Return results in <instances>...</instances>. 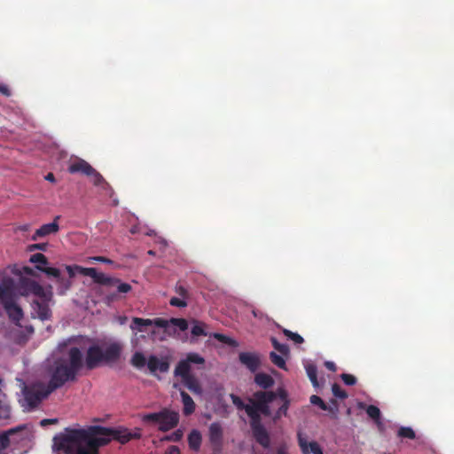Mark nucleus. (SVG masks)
Here are the masks:
<instances>
[{
  "mask_svg": "<svg viewBox=\"0 0 454 454\" xmlns=\"http://www.w3.org/2000/svg\"><path fill=\"white\" fill-rule=\"evenodd\" d=\"M51 380L48 385L35 382L27 386L17 378L21 390L20 403L25 411L35 409L51 391L73 380L82 365V350L73 346H59V350L47 361Z\"/></svg>",
  "mask_w": 454,
  "mask_h": 454,
  "instance_id": "nucleus-1",
  "label": "nucleus"
},
{
  "mask_svg": "<svg viewBox=\"0 0 454 454\" xmlns=\"http://www.w3.org/2000/svg\"><path fill=\"white\" fill-rule=\"evenodd\" d=\"M231 399L237 409L244 410L250 418L253 434L256 441L262 447L269 448L270 436L260 423V416L273 414V419L277 420L286 415L289 406L286 392L282 388L278 389L276 393L259 391L248 400V403H244L239 396L233 394L231 395Z\"/></svg>",
  "mask_w": 454,
  "mask_h": 454,
  "instance_id": "nucleus-2",
  "label": "nucleus"
},
{
  "mask_svg": "<svg viewBox=\"0 0 454 454\" xmlns=\"http://www.w3.org/2000/svg\"><path fill=\"white\" fill-rule=\"evenodd\" d=\"M111 438L112 432L101 427L66 430L54 437L53 450L64 454H98L97 449Z\"/></svg>",
  "mask_w": 454,
  "mask_h": 454,
  "instance_id": "nucleus-3",
  "label": "nucleus"
},
{
  "mask_svg": "<svg viewBox=\"0 0 454 454\" xmlns=\"http://www.w3.org/2000/svg\"><path fill=\"white\" fill-rule=\"evenodd\" d=\"M20 291L24 295L34 294L43 301H50L52 295L51 286L43 287L36 281L27 278L21 279ZM33 310L41 320L48 319L51 316V310L44 302H35Z\"/></svg>",
  "mask_w": 454,
  "mask_h": 454,
  "instance_id": "nucleus-4",
  "label": "nucleus"
},
{
  "mask_svg": "<svg viewBox=\"0 0 454 454\" xmlns=\"http://www.w3.org/2000/svg\"><path fill=\"white\" fill-rule=\"evenodd\" d=\"M156 326L164 329L168 334H173L176 333V328L180 331H185L188 329V322L185 319L172 318L166 320L162 318L154 319H144L140 317H133L130 325V329L134 334L138 333H145L147 331L149 326Z\"/></svg>",
  "mask_w": 454,
  "mask_h": 454,
  "instance_id": "nucleus-5",
  "label": "nucleus"
},
{
  "mask_svg": "<svg viewBox=\"0 0 454 454\" xmlns=\"http://www.w3.org/2000/svg\"><path fill=\"white\" fill-rule=\"evenodd\" d=\"M144 423L155 426L159 430L166 432L176 427L179 422V413L168 409L142 416Z\"/></svg>",
  "mask_w": 454,
  "mask_h": 454,
  "instance_id": "nucleus-6",
  "label": "nucleus"
},
{
  "mask_svg": "<svg viewBox=\"0 0 454 454\" xmlns=\"http://www.w3.org/2000/svg\"><path fill=\"white\" fill-rule=\"evenodd\" d=\"M31 432L32 431L28 426H22L1 434L0 450L5 449L11 442H18L27 438Z\"/></svg>",
  "mask_w": 454,
  "mask_h": 454,
  "instance_id": "nucleus-7",
  "label": "nucleus"
},
{
  "mask_svg": "<svg viewBox=\"0 0 454 454\" xmlns=\"http://www.w3.org/2000/svg\"><path fill=\"white\" fill-rule=\"evenodd\" d=\"M204 358L197 353H189L186 357L181 360L175 369L176 376L181 379L192 376V364H202Z\"/></svg>",
  "mask_w": 454,
  "mask_h": 454,
  "instance_id": "nucleus-8",
  "label": "nucleus"
},
{
  "mask_svg": "<svg viewBox=\"0 0 454 454\" xmlns=\"http://www.w3.org/2000/svg\"><path fill=\"white\" fill-rule=\"evenodd\" d=\"M37 270L44 272L47 276L52 277L55 279V283L58 285V293L59 294H64L66 291L69 289L71 281L62 277L59 269L53 267L42 268L37 266Z\"/></svg>",
  "mask_w": 454,
  "mask_h": 454,
  "instance_id": "nucleus-9",
  "label": "nucleus"
},
{
  "mask_svg": "<svg viewBox=\"0 0 454 454\" xmlns=\"http://www.w3.org/2000/svg\"><path fill=\"white\" fill-rule=\"evenodd\" d=\"M297 440L302 454H324L321 446L316 441H309L304 434L299 432Z\"/></svg>",
  "mask_w": 454,
  "mask_h": 454,
  "instance_id": "nucleus-10",
  "label": "nucleus"
},
{
  "mask_svg": "<svg viewBox=\"0 0 454 454\" xmlns=\"http://www.w3.org/2000/svg\"><path fill=\"white\" fill-rule=\"evenodd\" d=\"M103 349L99 346H92L87 351L85 364L89 369L98 366L104 362Z\"/></svg>",
  "mask_w": 454,
  "mask_h": 454,
  "instance_id": "nucleus-11",
  "label": "nucleus"
},
{
  "mask_svg": "<svg viewBox=\"0 0 454 454\" xmlns=\"http://www.w3.org/2000/svg\"><path fill=\"white\" fill-rule=\"evenodd\" d=\"M59 216H56L54 221L50 223H45L36 230L35 234L32 236V240H37L39 238L46 237L51 234H55L59 231V226L58 220Z\"/></svg>",
  "mask_w": 454,
  "mask_h": 454,
  "instance_id": "nucleus-12",
  "label": "nucleus"
},
{
  "mask_svg": "<svg viewBox=\"0 0 454 454\" xmlns=\"http://www.w3.org/2000/svg\"><path fill=\"white\" fill-rule=\"evenodd\" d=\"M239 361L251 372H255L260 365L259 356L255 353L242 352L239 354Z\"/></svg>",
  "mask_w": 454,
  "mask_h": 454,
  "instance_id": "nucleus-13",
  "label": "nucleus"
},
{
  "mask_svg": "<svg viewBox=\"0 0 454 454\" xmlns=\"http://www.w3.org/2000/svg\"><path fill=\"white\" fill-rule=\"evenodd\" d=\"M93 168L82 159H75L72 161L68 167L70 173H82L89 176L90 173H93Z\"/></svg>",
  "mask_w": 454,
  "mask_h": 454,
  "instance_id": "nucleus-14",
  "label": "nucleus"
},
{
  "mask_svg": "<svg viewBox=\"0 0 454 454\" xmlns=\"http://www.w3.org/2000/svg\"><path fill=\"white\" fill-rule=\"evenodd\" d=\"M93 168L82 159H75L72 161L68 167L70 173H82L89 176L90 173H93Z\"/></svg>",
  "mask_w": 454,
  "mask_h": 454,
  "instance_id": "nucleus-15",
  "label": "nucleus"
},
{
  "mask_svg": "<svg viewBox=\"0 0 454 454\" xmlns=\"http://www.w3.org/2000/svg\"><path fill=\"white\" fill-rule=\"evenodd\" d=\"M79 274L90 277L95 282L106 285L111 281V278L105 274L98 272L95 268H78Z\"/></svg>",
  "mask_w": 454,
  "mask_h": 454,
  "instance_id": "nucleus-16",
  "label": "nucleus"
},
{
  "mask_svg": "<svg viewBox=\"0 0 454 454\" xmlns=\"http://www.w3.org/2000/svg\"><path fill=\"white\" fill-rule=\"evenodd\" d=\"M147 367L151 372L155 373L157 372H165L168 370V363L155 356H151L147 361Z\"/></svg>",
  "mask_w": 454,
  "mask_h": 454,
  "instance_id": "nucleus-17",
  "label": "nucleus"
},
{
  "mask_svg": "<svg viewBox=\"0 0 454 454\" xmlns=\"http://www.w3.org/2000/svg\"><path fill=\"white\" fill-rule=\"evenodd\" d=\"M101 348L103 349L104 360L106 362L116 360L121 350V345L116 342L102 346Z\"/></svg>",
  "mask_w": 454,
  "mask_h": 454,
  "instance_id": "nucleus-18",
  "label": "nucleus"
},
{
  "mask_svg": "<svg viewBox=\"0 0 454 454\" xmlns=\"http://www.w3.org/2000/svg\"><path fill=\"white\" fill-rule=\"evenodd\" d=\"M223 437V429L219 423H212L209 427V440L213 444L219 445Z\"/></svg>",
  "mask_w": 454,
  "mask_h": 454,
  "instance_id": "nucleus-19",
  "label": "nucleus"
},
{
  "mask_svg": "<svg viewBox=\"0 0 454 454\" xmlns=\"http://www.w3.org/2000/svg\"><path fill=\"white\" fill-rule=\"evenodd\" d=\"M182 403L184 405L183 412L184 415L188 416L194 412L195 411V403L192 397L185 393L184 391L181 392Z\"/></svg>",
  "mask_w": 454,
  "mask_h": 454,
  "instance_id": "nucleus-20",
  "label": "nucleus"
},
{
  "mask_svg": "<svg viewBox=\"0 0 454 454\" xmlns=\"http://www.w3.org/2000/svg\"><path fill=\"white\" fill-rule=\"evenodd\" d=\"M191 333H192V338L211 335L210 333H208L207 332V325L202 322L197 321V320L192 321V326L191 329Z\"/></svg>",
  "mask_w": 454,
  "mask_h": 454,
  "instance_id": "nucleus-21",
  "label": "nucleus"
},
{
  "mask_svg": "<svg viewBox=\"0 0 454 454\" xmlns=\"http://www.w3.org/2000/svg\"><path fill=\"white\" fill-rule=\"evenodd\" d=\"M188 443L190 449L193 450H198L201 444V434L200 433L193 429L188 435Z\"/></svg>",
  "mask_w": 454,
  "mask_h": 454,
  "instance_id": "nucleus-22",
  "label": "nucleus"
},
{
  "mask_svg": "<svg viewBox=\"0 0 454 454\" xmlns=\"http://www.w3.org/2000/svg\"><path fill=\"white\" fill-rule=\"evenodd\" d=\"M254 381L258 386L263 388L270 387L274 383L273 379L266 373H257L254 377Z\"/></svg>",
  "mask_w": 454,
  "mask_h": 454,
  "instance_id": "nucleus-23",
  "label": "nucleus"
},
{
  "mask_svg": "<svg viewBox=\"0 0 454 454\" xmlns=\"http://www.w3.org/2000/svg\"><path fill=\"white\" fill-rule=\"evenodd\" d=\"M184 384L190 389L192 392L195 394H200L201 393V387L200 386L199 381L195 377L189 376L184 379H181Z\"/></svg>",
  "mask_w": 454,
  "mask_h": 454,
  "instance_id": "nucleus-24",
  "label": "nucleus"
},
{
  "mask_svg": "<svg viewBox=\"0 0 454 454\" xmlns=\"http://www.w3.org/2000/svg\"><path fill=\"white\" fill-rule=\"evenodd\" d=\"M10 414L11 409L6 395L0 390V419H8Z\"/></svg>",
  "mask_w": 454,
  "mask_h": 454,
  "instance_id": "nucleus-25",
  "label": "nucleus"
},
{
  "mask_svg": "<svg viewBox=\"0 0 454 454\" xmlns=\"http://www.w3.org/2000/svg\"><path fill=\"white\" fill-rule=\"evenodd\" d=\"M305 370L307 372V375L309 379L310 380L311 383L314 387L318 386L317 378V366L309 362H306L305 364Z\"/></svg>",
  "mask_w": 454,
  "mask_h": 454,
  "instance_id": "nucleus-26",
  "label": "nucleus"
},
{
  "mask_svg": "<svg viewBox=\"0 0 454 454\" xmlns=\"http://www.w3.org/2000/svg\"><path fill=\"white\" fill-rule=\"evenodd\" d=\"M106 285L115 286L117 291L121 294H127L131 290V286L129 284L122 283L116 278H111V281L106 283Z\"/></svg>",
  "mask_w": 454,
  "mask_h": 454,
  "instance_id": "nucleus-27",
  "label": "nucleus"
},
{
  "mask_svg": "<svg viewBox=\"0 0 454 454\" xmlns=\"http://www.w3.org/2000/svg\"><path fill=\"white\" fill-rule=\"evenodd\" d=\"M366 412L370 418L375 420L379 427L382 426V423L380 421V411L378 407L374 405H369L366 408Z\"/></svg>",
  "mask_w": 454,
  "mask_h": 454,
  "instance_id": "nucleus-28",
  "label": "nucleus"
},
{
  "mask_svg": "<svg viewBox=\"0 0 454 454\" xmlns=\"http://www.w3.org/2000/svg\"><path fill=\"white\" fill-rule=\"evenodd\" d=\"M148 359L141 352H136L132 357V364L137 368L147 365Z\"/></svg>",
  "mask_w": 454,
  "mask_h": 454,
  "instance_id": "nucleus-29",
  "label": "nucleus"
},
{
  "mask_svg": "<svg viewBox=\"0 0 454 454\" xmlns=\"http://www.w3.org/2000/svg\"><path fill=\"white\" fill-rule=\"evenodd\" d=\"M90 177V181L96 185V186H101L105 187L107 185L103 176L94 168L93 173H90L89 176Z\"/></svg>",
  "mask_w": 454,
  "mask_h": 454,
  "instance_id": "nucleus-30",
  "label": "nucleus"
},
{
  "mask_svg": "<svg viewBox=\"0 0 454 454\" xmlns=\"http://www.w3.org/2000/svg\"><path fill=\"white\" fill-rule=\"evenodd\" d=\"M30 262L33 263H36V267L40 266L42 268H45L44 266L48 264V261L45 255L40 253L31 255Z\"/></svg>",
  "mask_w": 454,
  "mask_h": 454,
  "instance_id": "nucleus-31",
  "label": "nucleus"
},
{
  "mask_svg": "<svg viewBox=\"0 0 454 454\" xmlns=\"http://www.w3.org/2000/svg\"><path fill=\"white\" fill-rule=\"evenodd\" d=\"M212 336L216 339L217 340L223 342V343H225V344H228L230 346H233V347H237L238 346V343L236 340H234L233 339L231 338H229L223 334H221V333H214L212 334Z\"/></svg>",
  "mask_w": 454,
  "mask_h": 454,
  "instance_id": "nucleus-32",
  "label": "nucleus"
},
{
  "mask_svg": "<svg viewBox=\"0 0 454 454\" xmlns=\"http://www.w3.org/2000/svg\"><path fill=\"white\" fill-rule=\"evenodd\" d=\"M270 359L272 363L281 369H286V361L284 357L280 355H278L275 352L270 353Z\"/></svg>",
  "mask_w": 454,
  "mask_h": 454,
  "instance_id": "nucleus-33",
  "label": "nucleus"
},
{
  "mask_svg": "<svg viewBox=\"0 0 454 454\" xmlns=\"http://www.w3.org/2000/svg\"><path fill=\"white\" fill-rule=\"evenodd\" d=\"M398 436L403 437V438L413 439V438H415V432L411 427H401L398 430Z\"/></svg>",
  "mask_w": 454,
  "mask_h": 454,
  "instance_id": "nucleus-34",
  "label": "nucleus"
},
{
  "mask_svg": "<svg viewBox=\"0 0 454 454\" xmlns=\"http://www.w3.org/2000/svg\"><path fill=\"white\" fill-rule=\"evenodd\" d=\"M284 333L288 339H290L295 343L300 344L303 342V338L296 333H293L289 330H284Z\"/></svg>",
  "mask_w": 454,
  "mask_h": 454,
  "instance_id": "nucleus-35",
  "label": "nucleus"
},
{
  "mask_svg": "<svg viewBox=\"0 0 454 454\" xmlns=\"http://www.w3.org/2000/svg\"><path fill=\"white\" fill-rule=\"evenodd\" d=\"M184 435V432L182 429H177L171 434L165 437V440L170 441V442H178L182 439Z\"/></svg>",
  "mask_w": 454,
  "mask_h": 454,
  "instance_id": "nucleus-36",
  "label": "nucleus"
},
{
  "mask_svg": "<svg viewBox=\"0 0 454 454\" xmlns=\"http://www.w3.org/2000/svg\"><path fill=\"white\" fill-rule=\"evenodd\" d=\"M272 343H273L275 349H277L280 354L287 355V353H288L287 345L278 343L275 339H272Z\"/></svg>",
  "mask_w": 454,
  "mask_h": 454,
  "instance_id": "nucleus-37",
  "label": "nucleus"
},
{
  "mask_svg": "<svg viewBox=\"0 0 454 454\" xmlns=\"http://www.w3.org/2000/svg\"><path fill=\"white\" fill-rule=\"evenodd\" d=\"M332 391L334 396L344 399L347 397V394L344 390L340 388V387L337 384H333L332 387Z\"/></svg>",
  "mask_w": 454,
  "mask_h": 454,
  "instance_id": "nucleus-38",
  "label": "nucleus"
},
{
  "mask_svg": "<svg viewBox=\"0 0 454 454\" xmlns=\"http://www.w3.org/2000/svg\"><path fill=\"white\" fill-rule=\"evenodd\" d=\"M310 403L315 405H318L322 410H328L327 405L323 402V400L317 395L310 396Z\"/></svg>",
  "mask_w": 454,
  "mask_h": 454,
  "instance_id": "nucleus-39",
  "label": "nucleus"
},
{
  "mask_svg": "<svg viewBox=\"0 0 454 454\" xmlns=\"http://www.w3.org/2000/svg\"><path fill=\"white\" fill-rule=\"evenodd\" d=\"M341 379L345 384L349 385V386L355 385L356 382V378L351 374L343 373L341 375Z\"/></svg>",
  "mask_w": 454,
  "mask_h": 454,
  "instance_id": "nucleus-40",
  "label": "nucleus"
},
{
  "mask_svg": "<svg viewBox=\"0 0 454 454\" xmlns=\"http://www.w3.org/2000/svg\"><path fill=\"white\" fill-rule=\"evenodd\" d=\"M170 304L175 307L183 308L186 306V302L182 298L174 297L170 300Z\"/></svg>",
  "mask_w": 454,
  "mask_h": 454,
  "instance_id": "nucleus-41",
  "label": "nucleus"
},
{
  "mask_svg": "<svg viewBox=\"0 0 454 454\" xmlns=\"http://www.w3.org/2000/svg\"><path fill=\"white\" fill-rule=\"evenodd\" d=\"M78 268H82V266H78V265H74V266L67 265V266H66V270H67V271L69 274V278H73L74 276H75V274L79 273L78 272Z\"/></svg>",
  "mask_w": 454,
  "mask_h": 454,
  "instance_id": "nucleus-42",
  "label": "nucleus"
},
{
  "mask_svg": "<svg viewBox=\"0 0 454 454\" xmlns=\"http://www.w3.org/2000/svg\"><path fill=\"white\" fill-rule=\"evenodd\" d=\"M288 445L286 443H281L277 447L276 454H288Z\"/></svg>",
  "mask_w": 454,
  "mask_h": 454,
  "instance_id": "nucleus-43",
  "label": "nucleus"
},
{
  "mask_svg": "<svg viewBox=\"0 0 454 454\" xmlns=\"http://www.w3.org/2000/svg\"><path fill=\"white\" fill-rule=\"evenodd\" d=\"M90 262H106V263H112V261L102 256H94L89 258Z\"/></svg>",
  "mask_w": 454,
  "mask_h": 454,
  "instance_id": "nucleus-44",
  "label": "nucleus"
},
{
  "mask_svg": "<svg viewBox=\"0 0 454 454\" xmlns=\"http://www.w3.org/2000/svg\"><path fill=\"white\" fill-rule=\"evenodd\" d=\"M57 422H58L57 419H45L41 420L40 424L42 427H46L47 425L56 424Z\"/></svg>",
  "mask_w": 454,
  "mask_h": 454,
  "instance_id": "nucleus-45",
  "label": "nucleus"
},
{
  "mask_svg": "<svg viewBox=\"0 0 454 454\" xmlns=\"http://www.w3.org/2000/svg\"><path fill=\"white\" fill-rule=\"evenodd\" d=\"M165 454H181L180 450L176 446H170L167 449Z\"/></svg>",
  "mask_w": 454,
  "mask_h": 454,
  "instance_id": "nucleus-46",
  "label": "nucleus"
},
{
  "mask_svg": "<svg viewBox=\"0 0 454 454\" xmlns=\"http://www.w3.org/2000/svg\"><path fill=\"white\" fill-rule=\"evenodd\" d=\"M0 93L5 95V96H9L10 95V90L8 89V87L4 84H0Z\"/></svg>",
  "mask_w": 454,
  "mask_h": 454,
  "instance_id": "nucleus-47",
  "label": "nucleus"
},
{
  "mask_svg": "<svg viewBox=\"0 0 454 454\" xmlns=\"http://www.w3.org/2000/svg\"><path fill=\"white\" fill-rule=\"evenodd\" d=\"M325 367H326L328 370H330V371L334 372V371L336 370V365H335V364H334L333 362L326 361V362L325 363Z\"/></svg>",
  "mask_w": 454,
  "mask_h": 454,
  "instance_id": "nucleus-48",
  "label": "nucleus"
},
{
  "mask_svg": "<svg viewBox=\"0 0 454 454\" xmlns=\"http://www.w3.org/2000/svg\"><path fill=\"white\" fill-rule=\"evenodd\" d=\"M45 179L49 182H51V183H54L56 180H55V177H54V175L52 173H49L46 175L45 176Z\"/></svg>",
  "mask_w": 454,
  "mask_h": 454,
  "instance_id": "nucleus-49",
  "label": "nucleus"
},
{
  "mask_svg": "<svg viewBox=\"0 0 454 454\" xmlns=\"http://www.w3.org/2000/svg\"><path fill=\"white\" fill-rule=\"evenodd\" d=\"M18 229L21 231H27L30 229V225L28 223L23 224L19 226Z\"/></svg>",
  "mask_w": 454,
  "mask_h": 454,
  "instance_id": "nucleus-50",
  "label": "nucleus"
},
{
  "mask_svg": "<svg viewBox=\"0 0 454 454\" xmlns=\"http://www.w3.org/2000/svg\"><path fill=\"white\" fill-rule=\"evenodd\" d=\"M130 232L133 233V234H136V233H139V232H142V230L139 226H134L130 229Z\"/></svg>",
  "mask_w": 454,
  "mask_h": 454,
  "instance_id": "nucleus-51",
  "label": "nucleus"
},
{
  "mask_svg": "<svg viewBox=\"0 0 454 454\" xmlns=\"http://www.w3.org/2000/svg\"><path fill=\"white\" fill-rule=\"evenodd\" d=\"M46 244H36L34 245V248L39 249V250H45Z\"/></svg>",
  "mask_w": 454,
  "mask_h": 454,
  "instance_id": "nucleus-52",
  "label": "nucleus"
},
{
  "mask_svg": "<svg viewBox=\"0 0 454 454\" xmlns=\"http://www.w3.org/2000/svg\"><path fill=\"white\" fill-rule=\"evenodd\" d=\"M157 242L160 243L164 247L167 246V241L164 239L160 238V237H157Z\"/></svg>",
  "mask_w": 454,
  "mask_h": 454,
  "instance_id": "nucleus-53",
  "label": "nucleus"
},
{
  "mask_svg": "<svg viewBox=\"0 0 454 454\" xmlns=\"http://www.w3.org/2000/svg\"><path fill=\"white\" fill-rule=\"evenodd\" d=\"M11 338H12L15 341L17 342H22L25 340V338L24 337H15V336H11Z\"/></svg>",
  "mask_w": 454,
  "mask_h": 454,
  "instance_id": "nucleus-54",
  "label": "nucleus"
},
{
  "mask_svg": "<svg viewBox=\"0 0 454 454\" xmlns=\"http://www.w3.org/2000/svg\"><path fill=\"white\" fill-rule=\"evenodd\" d=\"M26 332L28 333V334H31L33 332H34V329L32 326H26L25 328Z\"/></svg>",
  "mask_w": 454,
  "mask_h": 454,
  "instance_id": "nucleus-55",
  "label": "nucleus"
},
{
  "mask_svg": "<svg viewBox=\"0 0 454 454\" xmlns=\"http://www.w3.org/2000/svg\"><path fill=\"white\" fill-rule=\"evenodd\" d=\"M153 231L150 230V231H145V234L151 236L153 234Z\"/></svg>",
  "mask_w": 454,
  "mask_h": 454,
  "instance_id": "nucleus-56",
  "label": "nucleus"
},
{
  "mask_svg": "<svg viewBox=\"0 0 454 454\" xmlns=\"http://www.w3.org/2000/svg\"><path fill=\"white\" fill-rule=\"evenodd\" d=\"M253 315L255 317H259V313L255 310H253Z\"/></svg>",
  "mask_w": 454,
  "mask_h": 454,
  "instance_id": "nucleus-57",
  "label": "nucleus"
},
{
  "mask_svg": "<svg viewBox=\"0 0 454 454\" xmlns=\"http://www.w3.org/2000/svg\"><path fill=\"white\" fill-rule=\"evenodd\" d=\"M15 328H16V331H20L21 326L20 325H16Z\"/></svg>",
  "mask_w": 454,
  "mask_h": 454,
  "instance_id": "nucleus-58",
  "label": "nucleus"
},
{
  "mask_svg": "<svg viewBox=\"0 0 454 454\" xmlns=\"http://www.w3.org/2000/svg\"><path fill=\"white\" fill-rule=\"evenodd\" d=\"M129 437H124V438L121 440V442H126V441H129Z\"/></svg>",
  "mask_w": 454,
  "mask_h": 454,
  "instance_id": "nucleus-59",
  "label": "nucleus"
},
{
  "mask_svg": "<svg viewBox=\"0 0 454 454\" xmlns=\"http://www.w3.org/2000/svg\"><path fill=\"white\" fill-rule=\"evenodd\" d=\"M25 270H26L27 273H30V272H31V270H28L27 268H25Z\"/></svg>",
  "mask_w": 454,
  "mask_h": 454,
  "instance_id": "nucleus-60",
  "label": "nucleus"
},
{
  "mask_svg": "<svg viewBox=\"0 0 454 454\" xmlns=\"http://www.w3.org/2000/svg\"><path fill=\"white\" fill-rule=\"evenodd\" d=\"M148 254H153L154 253H153V250H150V251L148 252Z\"/></svg>",
  "mask_w": 454,
  "mask_h": 454,
  "instance_id": "nucleus-61",
  "label": "nucleus"
},
{
  "mask_svg": "<svg viewBox=\"0 0 454 454\" xmlns=\"http://www.w3.org/2000/svg\"><path fill=\"white\" fill-rule=\"evenodd\" d=\"M125 318L121 320V324H124Z\"/></svg>",
  "mask_w": 454,
  "mask_h": 454,
  "instance_id": "nucleus-62",
  "label": "nucleus"
},
{
  "mask_svg": "<svg viewBox=\"0 0 454 454\" xmlns=\"http://www.w3.org/2000/svg\"><path fill=\"white\" fill-rule=\"evenodd\" d=\"M57 454H59V453H57Z\"/></svg>",
  "mask_w": 454,
  "mask_h": 454,
  "instance_id": "nucleus-63",
  "label": "nucleus"
}]
</instances>
